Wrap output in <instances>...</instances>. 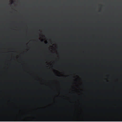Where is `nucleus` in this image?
<instances>
[{
	"label": "nucleus",
	"mask_w": 122,
	"mask_h": 122,
	"mask_svg": "<svg viewBox=\"0 0 122 122\" xmlns=\"http://www.w3.org/2000/svg\"><path fill=\"white\" fill-rule=\"evenodd\" d=\"M15 109H14V117H15Z\"/></svg>",
	"instance_id": "nucleus-1"
},
{
	"label": "nucleus",
	"mask_w": 122,
	"mask_h": 122,
	"mask_svg": "<svg viewBox=\"0 0 122 122\" xmlns=\"http://www.w3.org/2000/svg\"><path fill=\"white\" fill-rule=\"evenodd\" d=\"M10 114V113H8L7 114V116H8L9 115V114Z\"/></svg>",
	"instance_id": "nucleus-2"
}]
</instances>
